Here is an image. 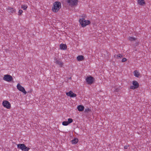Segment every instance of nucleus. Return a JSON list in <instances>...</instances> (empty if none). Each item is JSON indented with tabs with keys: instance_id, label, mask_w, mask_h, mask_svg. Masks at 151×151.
Returning <instances> with one entry per match:
<instances>
[{
	"instance_id": "obj_9",
	"label": "nucleus",
	"mask_w": 151,
	"mask_h": 151,
	"mask_svg": "<svg viewBox=\"0 0 151 151\" xmlns=\"http://www.w3.org/2000/svg\"><path fill=\"white\" fill-rule=\"evenodd\" d=\"M68 2L71 6L76 5L77 4V0H68Z\"/></svg>"
},
{
	"instance_id": "obj_2",
	"label": "nucleus",
	"mask_w": 151,
	"mask_h": 151,
	"mask_svg": "<svg viewBox=\"0 0 151 151\" xmlns=\"http://www.w3.org/2000/svg\"><path fill=\"white\" fill-rule=\"evenodd\" d=\"M79 22L81 26L83 27H85L91 23L89 21L86 20L84 18L80 19Z\"/></svg>"
},
{
	"instance_id": "obj_24",
	"label": "nucleus",
	"mask_w": 151,
	"mask_h": 151,
	"mask_svg": "<svg viewBox=\"0 0 151 151\" xmlns=\"http://www.w3.org/2000/svg\"><path fill=\"white\" fill-rule=\"evenodd\" d=\"M23 12V11L21 10H19V15H21L22 14Z\"/></svg>"
},
{
	"instance_id": "obj_22",
	"label": "nucleus",
	"mask_w": 151,
	"mask_h": 151,
	"mask_svg": "<svg viewBox=\"0 0 151 151\" xmlns=\"http://www.w3.org/2000/svg\"><path fill=\"white\" fill-rule=\"evenodd\" d=\"M73 120L72 119L69 118L68 119V121H67L69 124H70V123H72L73 122Z\"/></svg>"
},
{
	"instance_id": "obj_13",
	"label": "nucleus",
	"mask_w": 151,
	"mask_h": 151,
	"mask_svg": "<svg viewBox=\"0 0 151 151\" xmlns=\"http://www.w3.org/2000/svg\"><path fill=\"white\" fill-rule=\"evenodd\" d=\"M84 107L82 105H80L78 106L77 109L79 111H83L84 109Z\"/></svg>"
},
{
	"instance_id": "obj_14",
	"label": "nucleus",
	"mask_w": 151,
	"mask_h": 151,
	"mask_svg": "<svg viewBox=\"0 0 151 151\" xmlns=\"http://www.w3.org/2000/svg\"><path fill=\"white\" fill-rule=\"evenodd\" d=\"M60 48L63 50H65L67 48V46L65 44H61L60 45Z\"/></svg>"
},
{
	"instance_id": "obj_10",
	"label": "nucleus",
	"mask_w": 151,
	"mask_h": 151,
	"mask_svg": "<svg viewBox=\"0 0 151 151\" xmlns=\"http://www.w3.org/2000/svg\"><path fill=\"white\" fill-rule=\"evenodd\" d=\"M54 59L55 61V63H56V64L59 65V66L60 67H62V66L63 63L60 59H57L56 58H55Z\"/></svg>"
},
{
	"instance_id": "obj_7",
	"label": "nucleus",
	"mask_w": 151,
	"mask_h": 151,
	"mask_svg": "<svg viewBox=\"0 0 151 151\" xmlns=\"http://www.w3.org/2000/svg\"><path fill=\"white\" fill-rule=\"evenodd\" d=\"M86 80L88 84H91L94 81V79L93 77L90 76L89 77H87L86 79Z\"/></svg>"
},
{
	"instance_id": "obj_11",
	"label": "nucleus",
	"mask_w": 151,
	"mask_h": 151,
	"mask_svg": "<svg viewBox=\"0 0 151 151\" xmlns=\"http://www.w3.org/2000/svg\"><path fill=\"white\" fill-rule=\"evenodd\" d=\"M66 94L67 96H69L71 97H75L76 96V94L73 93V92L72 91H70L68 92Z\"/></svg>"
},
{
	"instance_id": "obj_21",
	"label": "nucleus",
	"mask_w": 151,
	"mask_h": 151,
	"mask_svg": "<svg viewBox=\"0 0 151 151\" xmlns=\"http://www.w3.org/2000/svg\"><path fill=\"white\" fill-rule=\"evenodd\" d=\"M136 40V39L133 37H130L129 38V40L130 41H134Z\"/></svg>"
},
{
	"instance_id": "obj_31",
	"label": "nucleus",
	"mask_w": 151,
	"mask_h": 151,
	"mask_svg": "<svg viewBox=\"0 0 151 151\" xmlns=\"http://www.w3.org/2000/svg\"><path fill=\"white\" fill-rule=\"evenodd\" d=\"M121 61H122V62H123V59H122V60Z\"/></svg>"
},
{
	"instance_id": "obj_8",
	"label": "nucleus",
	"mask_w": 151,
	"mask_h": 151,
	"mask_svg": "<svg viewBox=\"0 0 151 151\" xmlns=\"http://www.w3.org/2000/svg\"><path fill=\"white\" fill-rule=\"evenodd\" d=\"M2 104L3 106L8 109H9L11 107V104L9 102L6 100L3 101Z\"/></svg>"
},
{
	"instance_id": "obj_15",
	"label": "nucleus",
	"mask_w": 151,
	"mask_h": 151,
	"mask_svg": "<svg viewBox=\"0 0 151 151\" xmlns=\"http://www.w3.org/2000/svg\"><path fill=\"white\" fill-rule=\"evenodd\" d=\"M7 9L9 10V13H13L15 11V9H13L12 8H11L10 7H8Z\"/></svg>"
},
{
	"instance_id": "obj_16",
	"label": "nucleus",
	"mask_w": 151,
	"mask_h": 151,
	"mask_svg": "<svg viewBox=\"0 0 151 151\" xmlns=\"http://www.w3.org/2000/svg\"><path fill=\"white\" fill-rule=\"evenodd\" d=\"M77 58L78 61H80L83 60L84 58L82 55H79L77 57Z\"/></svg>"
},
{
	"instance_id": "obj_12",
	"label": "nucleus",
	"mask_w": 151,
	"mask_h": 151,
	"mask_svg": "<svg viewBox=\"0 0 151 151\" xmlns=\"http://www.w3.org/2000/svg\"><path fill=\"white\" fill-rule=\"evenodd\" d=\"M137 2L138 4L141 6H143L145 4V3L144 0H138Z\"/></svg>"
},
{
	"instance_id": "obj_5",
	"label": "nucleus",
	"mask_w": 151,
	"mask_h": 151,
	"mask_svg": "<svg viewBox=\"0 0 151 151\" xmlns=\"http://www.w3.org/2000/svg\"><path fill=\"white\" fill-rule=\"evenodd\" d=\"M133 86H130V88L132 89H135L139 87V84L136 81H133L132 82Z\"/></svg>"
},
{
	"instance_id": "obj_17",
	"label": "nucleus",
	"mask_w": 151,
	"mask_h": 151,
	"mask_svg": "<svg viewBox=\"0 0 151 151\" xmlns=\"http://www.w3.org/2000/svg\"><path fill=\"white\" fill-rule=\"evenodd\" d=\"M134 75L136 77H138L140 74L137 70H135L133 72Z\"/></svg>"
},
{
	"instance_id": "obj_28",
	"label": "nucleus",
	"mask_w": 151,
	"mask_h": 151,
	"mask_svg": "<svg viewBox=\"0 0 151 151\" xmlns=\"http://www.w3.org/2000/svg\"><path fill=\"white\" fill-rule=\"evenodd\" d=\"M119 91V88H116L115 91H114V92H118Z\"/></svg>"
},
{
	"instance_id": "obj_30",
	"label": "nucleus",
	"mask_w": 151,
	"mask_h": 151,
	"mask_svg": "<svg viewBox=\"0 0 151 151\" xmlns=\"http://www.w3.org/2000/svg\"><path fill=\"white\" fill-rule=\"evenodd\" d=\"M69 79H71V77H70L68 78Z\"/></svg>"
},
{
	"instance_id": "obj_19",
	"label": "nucleus",
	"mask_w": 151,
	"mask_h": 151,
	"mask_svg": "<svg viewBox=\"0 0 151 151\" xmlns=\"http://www.w3.org/2000/svg\"><path fill=\"white\" fill-rule=\"evenodd\" d=\"M27 7V6L26 5H21V8L23 9L26 10Z\"/></svg>"
},
{
	"instance_id": "obj_6",
	"label": "nucleus",
	"mask_w": 151,
	"mask_h": 151,
	"mask_svg": "<svg viewBox=\"0 0 151 151\" xmlns=\"http://www.w3.org/2000/svg\"><path fill=\"white\" fill-rule=\"evenodd\" d=\"M17 89L19 91L24 93V94H26L27 93L25 91L24 88L21 86L19 83H18L17 85Z\"/></svg>"
},
{
	"instance_id": "obj_29",
	"label": "nucleus",
	"mask_w": 151,
	"mask_h": 151,
	"mask_svg": "<svg viewBox=\"0 0 151 151\" xmlns=\"http://www.w3.org/2000/svg\"><path fill=\"white\" fill-rule=\"evenodd\" d=\"M127 59L125 58H123V62L127 61Z\"/></svg>"
},
{
	"instance_id": "obj_26",
	"label": "nucleus",
	"mask_w": 151,
	"mask_h": 151,
	"mask_svg": "<svg viewBox=\"0 0 151 151\" xmlns=\"http://www.w3.org/2000/svg\"><path fill=\"white\" fill-rule=\"evenodd\" d=\"M129 147V145H125L124 146V148L125 149H127Z\"/></svg>"
},
{
	"instance_id": "obj_25",
	"label": "nucleus",
	"mask_w": 151,
	"mask_h": 151,
	"mask_svg": "<svg viewBox=\"0 0 151 151\" xmlns=\"http://www.w3.org/2000/svg\"><path fill=\"white\" fill-rule=\"evenodd\" d=\"M91 111V110L88 108L87 109H86L85 110V112H86L88 113L89 112Z\"/></svg>"
},
{
	"instance_id": "obj_1",
	"label": "nucleus",
	"mask_w": 151,
	"mask_h": 151,
	"mask_svg": "<svg viewBox=\"0 0 151 151\" xmlns=\"http://www.w3.org/2000/svg\"><path fill=\"white\" fill-rule=\"evenodd\" d=\"M61 3L60 2L55 1L53 4L52 11L55 12H57L61 8Z\"/></svg>"
},
{
	"instance_id": "obj_4",
	"label": "nucleus",
	"mask_w": 151,
	"mask_h": 151,
	"mask_svg": "<svg viewBox=\"0 0 151 151\" xmlns=\"http://www.w3.org/2000/svg\"><path fill=\"white\" fill-rule=\"evenodd\" d=\"M3 80L8 82L13 81L12 77L9 75L6 74L4 76L3 78Z\"/></svg>"
},
{
	"instance_id": "obj_23",
	"label": "nucleus",
	"mask_w": 151,
	"mask_h": 151,
	"mask_svg": "<svg viewBox=\"0 0 151 151\" xmlns=\"http://www.w3.org/2000/svg\"><path fill=\"white\" fill-rule=\"evenodd\" d=\"M122 57V55L120 54H119L117 55V58H121Z\"/></svg>"
},
{
	"instance_id": "obj_3",
	"label": "nucleus",
	"mask_w": 151,
	"mask_h": 151,
	"mask_svg": "<svg viewBox=\"0 0 151 151\" xmlns=\"http://www.w3.org/2000/svg\"><path fill=\"white\" fill-rule=\"evenodd\" d=\"M18 148L21 149L24 151H28L29 150V148L27 147L24 144H19L17 145Z\"/></svg>"
},
{
	"instance_id": "obj_27",
	"label": "nucleus",
	"mask_w": 151,
	"mask_h": 151,
	"mask_svg": "<svg viewBox=\"0 0 151 151\" xmlns=\"http://www.w3.org/2000/svg\"><path fill=\"white\" fill-rule=\"evenodd\" d=\"M86 17V15H85V14L82 15L81 16V17L82 18H84H84H85Z\"/></svg>"
},
{
	"instance_id": "obj_18",
	"label": "nucleus",
	"mask_w": 151,
	"mask_h": 151,
	"mask_svg": "<svg viewBox=\"0 0 151 151\" xmlns=\"http://www.w3.org/2000/svg\"><path fill=\"white\" fill-rule=\"evenodd\" d=\"M78 142V139L77 138H75L74 139L71 141V143L73 144H76Z\"/></svg>"
},
{
	"instance_id": "obj_20",
	"label": "nucleus",
	"mask_w": 151,
	"mask_h": 151,
	"mask_svg": "<svg viewBox=\"0 0 151 151\" xmlns=\"http://www.w3.org/2000/svg\"><path fill=\"white\" fill-rule=\"evenodd\" d=\"M69 124L68 121H64L62 123V124L64 126H67Z\"/></svg>"
}]
</instances>
